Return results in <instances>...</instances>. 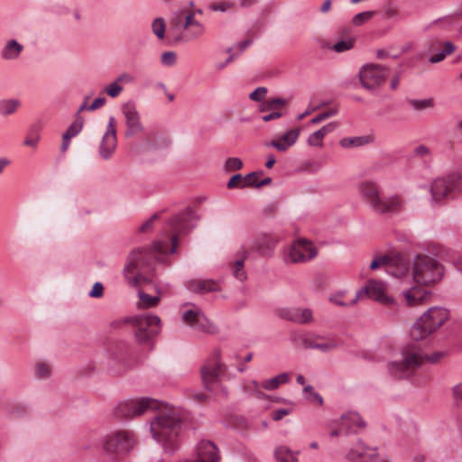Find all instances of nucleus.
Masks as SVG:
<instances>
[{"instance_id":"1","label":"nucleus","mask_w":462,"mask_h":462,"mask_svg":"<svg viewBox=\"0 0 462 462\" xmlns=\"http://www.w3.org/2000/svg\"><path fill=\"white\" fill-rule=\"evenodd\" d=\"M448 318V311L440 307H432L424 312L411 328L410 336L412 342L402 348V360L388 365L389 373L395 378H408L423 363L436 364L444 358L447 356L446 351H436L427 355L418 341L435 332Z\"/></svg>"},{"instance_id":"2","label":"nucleus","mask_w":462,"mask_h":462,"mask_svg":"<svg viewBox=\"0 0 462 462\" xmlns=\"http://www.w3.org/2000/svg\"><path fill=\"white\" fill-rule=\"evenodd\" d=\"M166 254V245L161 241L152 246L132 250L123 270L128 283L133 287L151 283L155 273L156 262Z\"/></svg>"},{"instance_id":"3","label":"nucleus","mask_w":462,"mask_h":462,"mask_svg":"<svg viewBox=\"0 0 462 462\" xmlns=\"http://www.w3.org/2000/svg\"><path fill=\"white\" fill-rule=\"evenodd\" d=\"M182 420L179 412L173 408L160 411L151 422L152 438L162 445L164 450L173 453L179 448V434Z\"/></svg>"},{"instance_id":"4","label":"nucleus","mask_w":462,"mask_h":462,"mask_svg":"<svg viewBox=\"0 0 462 462\" xmlns=\"http://www.w3.org/2000/svg\"><path fill=\"white\" fill-rule=\"evenodd\" d=\"M359 191L365 204L377 214L394 215L402 209L403 201L400 196L382 197L380 189L374 182H362Z\"/></svg>"},{"instance_id":"5","label":"nucleus","mask_w":462,"mask_h":462,"mask_svg":"<svg viewBox=\"0 0 462 462\" xmlns=\"http://www.w3.org/2000/svg\"><path fill=\"white\" fill-rule=\"evenodd\" d=\"M432 205H442L462 193V175L450 172L433 180L430 186Z\"/></svg>"},{"instance_id":"6","label":"nucleus","mask_w":462,"mask_h":462,"mask_svg":"<svg viewBox=\"0 0 462 462\" xmlns=\"http://www.w3.org/2000/svg\"><path fill=\"white\" fill-rule=\"evenodd\" d=\"M134 327L136 342L149 350L153 348L154 338L160 332L161 319L156 315L142 314L127 319Z\"/></svg>"},{"instance_id":"7","label":"nucleus","mask_w":462,"mask_h":462,"mask_svg":"<svg viewBox=\"0 0 462 462\" xmlns=\"http://www.w3.org/2000/svg\"><path fill=\"white\" fill-rule=\"evenodd\" d=\"M444 273L443 266L428 255H418L413 262V279L419 284L429 285L439 282Z\"/></svg>"},{"instance_id":"8","label":"nucleus","mask_w":462,"mask_h":462,"mask_svg":"<svg viewBox=\"0 0 462 462\" xmlns=\"http://www.w3.org/2000/svg\"><path fill=\"white\" fill-rule=\"evenodd\" d=\"M199 218L200 217L196 214V212L189 207L168 220L167 224L174 232V235L171 237V254H174L176 252L178 236H186L189 234L196 227V223Z\"/></svg>"},{"instance_id":"9","label":"nucleus","mask_w":462,"mask_h":462,"mask_svg":"<svg viewBox=\"0 0 462 462\" xmlns=\"http://www.w3.org/2000/svg\"><path fill=\"white\" fill-rule=\"evenodd\" d=\"M161 405L157 400L149 397L126 400L115 407L113 415L116 419H131L141 416L149 410H161Z\"/></svg>"},{"instance_id":"10","label":"nucleus","mask_w":462,"mask_h":462,"mask_svg":"<svg viewBox=\"0 0 462 462\" xmlns=\"http://www.w3.org/2000/svg\"><path fill=\"white\" fill-rule=\"evenodd\" d=\"M390 69L380 64L369 63L364 65L359 71V80L366 90L376 94L378 88L384 84Z\"/></svg>"},{"instance_id":"11","label":"nucleus","mask_w":462,"mask_h":462,"mask_svg":"<svg viewBox=\"0 0 462 462\" xmlns=\"http://www.w3.org/2000/svg\"><path fill=\"white\" fill-rule=\"evenodd\" d=\"M226 366L220 360V351L215 350L213 356L200 368L201 379L205 389L213 391L220 382Z\"/></svg>"},{"instance_id":"12","label":"nucleus","mask_w":462,"mask_h":462,"mask_svg":"<svg viewBox=\"0 0 462 462\" xmlns=\"http://www.w3.org/2000/svg\"><path fill=\"white\" fill-rule=\"evenodd\" d=\"M380 266H385L386 272L389 274L401 278L408 273L410 261L401 253L385 254L374 259L370 263L372 270H375Z\"/></svg>"},{"instance_id":"13","label":"nucleus","mask_w":462,"mask_h":462,"mask_svg":"<svg viewBox=\"0 0 462 462\" xmlns=\"http://www.w3.org/2000/svg\"><path fill=\"white\" fill-rule=\"evenodd\" d=\"M134 445V437L129 431H116L106 437L104 448L110 456H121L129 452Z\"/></svg>"},{"instance_id":"14","label":"nucleus","mask_w":462,"mask_h":462,"mask_svg":"<svg viewBox=\"0 0 462 462\" xmlns=\"http://www.w3.org/2000/svg\"><path fill=\"white\" fill-rule=\"evenodd\" d=\"M317 254L318 250L311 241L299 238L291 245L285 261L291 263H300L312 260Z\"/></svg>"},{"instance_id":"15","label":"nucleus","mask_w":462,"mask_h":462,"mask_svg":"<svg viewBox=\"0 0 462 462\" xmlns=\"http://www.w3.org/2000/svg\"><path fill=\"white\" fill-rule=\"evenodd\" d=\"M364 295L387 306L394 304V300L385 294L384 284L381 282L370 280L364 288L356 292V297L351 300V304H355Z\"/></svg>"},{"instance_id":"16","label":"nucleus","mask_w":462,"mask_h":462,"mask_svg":"<svg viewBox=\"0 0 462 462\" xmlns=\"http://www.w3.org/2000/svg\"><path fill=\"white\" fill-rule=\"evenodd\" d=\"M300 337L304 349H316L321 353H328L338 347L335 340L315 332H306Z\"/></svg>"},{"instance_id":"17","label":"nucleus","mask_w":462,"mask_h":462,"mask_svg":"<svg viewBox=\"0 0 462 462\" xmlns=\"http://www.w3.org/2000/svg\"><path fill=\"white\" fill-rule=\"evenodd\" d=\"M116 119L114 116H110L106 132L99 144V156L103 160H109L116 152Z\"/></svg>"},{"instance_id":"18","label":"nucleus","mask_w":462,"mask_h":462,"mask_svg":"<svg viewBox=\"0 0 462 462\" xmlns=\"http://www.w3.org/2000/svg\"><path fill=\"white\" fill-rule=\"evenodd\" d=\"M377 457V448L366 445L361 439H358L346 454V459L350 462H372Z\"/></svg>"},{"instance_id":"19","label":"nucleus","mask_w":462,"mask_h":462,"mask_svg":"<svg viewBox=\"0 0 462 462\" xmlns=\"http://www.w3.org/2000/svg\"><path fill=\"white\" fill-rule=\"evenodd\" d=\"M122 112L125 118V137H132L143 131L140 115L133 103L124 104L122 106Z\"/></svg>"},{"instance_id":"20","label":"nucleus","mask_w":462,"mask_h":462,"mask_svg":"<svg viewBox=\"0 0 462 462\" xmlns=\"http://www.w3.org/2000/svg\"><path fill=\"white\" fill-rule=\"evenodd\" d=\"M278 238L271 234L262 233L250 240L248 251L258 253L260 255L266 256L273 253Z\"/></svg>"},{"instance_id":"21","label":"nucleus","mask_w":462,"mask_h":462,"mask_svg":"<svg viewBox=\"0 0 462 462\" xmlns=\"http://www.w3.org/2000/svg\"><path fill=\"white\" fill-rule=\"evenodd\" d=\"M278 316L285 320L297 324H310L313 321V312L309 308H283L278 312Z\"/></svg>"},{"instance_id":"22","label":"nucleus","mask_w":462,"mask_h":462,"mask_svg":"<svg viewBox=\"0 0 462 462\" xmlns=\"http://www.w3.org/2000/svg\"><path fill=\"white\" fill-rule=\"evenodd\" d=\"M185 305H191V303H186ZM193 309L188 310L182 313L183 321L197 330L208 331L210 322L205 316L203 311L192 304Z\"/></svg>"},{"instance_id":"23","label":"nucleus","mask_w":462,"mask_h":462,"mask_svg":"<svg viewBox=\"0 0 462 462\" xmlns=\"http://www.w3.org/2000/svg\"><path fill=\"white\" fill-rule=\"evenodd\" d=\"M300 133L299 128L290 129L282 134L279 139L267 142L264 145L275 148L279 152H286L297 142Z\"/></svg>"},{"instance_id":"24","label":"nucleus","mask_w":462,"mask_h":462,"mask_svg":"<svg viewBox=\"0 0 462 462\" xmlns=\"http://www.w3.org/2000/svg\"><path fill=\"white\" fill-rule=\"evenodd\" d=\"M442 44L444 45V49L439 51L438 53L430 56V58L429 59V61L430 63H438L442 61L447 55L452 53L456 49L454 43H452L449 41L442 42L439 39H431L428 42V50L430 52H434L437 50H439V48L442 46Z\"/></svg>"},{"instance_id":"25","label":"nucleus","mask_w":462,"mask_h":462,"mask_svg":"<svg viewBox=\"0 0 462 462\" xmlns=\"http://www.w3.org/2000/svg\"><path fill=\"white\" fill-rule=\"evenodd\" d=\"M345 435L357 434L366 427V422L356 412H347L341 416Z\"/></svg>"},{"instance_id":"26","label":"nucleus","mask_w":462,"mask_h":462,"mask_svg":"<svg viewBox=\"0 0 462 462\" xmlns=\"http://www.w3.org/2000/svg\"><path fill=\"white\" fill-rule=\"evenodd\" d=\"M187 288L194 293H207L219 291L218 284L213 280H190Z\"/></svg>"},{"instance_id":"27","label":"nucleus","mask_w":462,"mask_h":462,"mask_svg":"<svg viewBox=\"0 0 462 462\" xmlns=\"http://www.w3.org/2000/svg\"><path fill=\"white\" fill-rule=\"evenodd\" d=\"M23 51V45L14 39H9L3 46L0 56L4 60H14L18 59Z\"/></svg>"},{"instance_id":"28","label":"nucleus","mask_w":462,"mask_h":462,"mask_svg":"<svg viewBox=\"0 0 462 462\" xmlns=\"http://www.w3.org/2000/svg\"><path fill=\"white\" fill-rule=\"evenodd\" d=\"M406 301V305L409 307L416 306L422 303L428 297L429 292L420 287L413 286L407 291L402 292Z\"/></svg>"},{"instance_id":"29","label":"nucleus","mask_w":462,"mask_h":462,"mask_svg":"<svg viewBox=\"0 0 462 462\" xmlns=\"http://www.w3.org/2000/svg\"><path fill=\"white\" fill-rule=\"evenodd\" d=\"M337 128V124L334 122L323 125L320 129L315 131L307 139V143L310 146L321 147L323 138L329 133H332Z\"/></svg>"},{"instance_id":"30","label":"nucleus","mask_w":462,"mask_h":462,"mask_svg":"<svg viewBox=\"0 0 462 462\" xmlns=\"http://www.w3.org/2000/svg\"><path fill=\"white\" fill-rule=\"evenodd\" d=\"M240 259L236 260L233 266V275L239 281H245L246 279V273L244 269V262L248 257L249 252L245 246H242L238 251Z\"/></svg>"},{"instance_id":"31","label":"nucleus","mask_w":462,"mask_h":462,"mask_svg":"<svg viewBox=\"0 0 462 462\" xmlns=\"http://www.w3.org/2000/svg\"><path fill=\"white\" fill-rule=\"evenodd\" d=\"M22 103L17 98H5L0 100V115L7 116L13 115L21 106Z\"/></svg>"},{"instance_id":"32","label":"nucleus","mask_w":462,"mask_h":462,"mask_svg":"<svg viewBox=\"0 0 462 462\" xmlns=\"http://www.w3.org/2000/svg\"><path fill=\"white\" fill-rule=\"evenodd\" d=\"M274 457L277 462H298L295 454L285 446H279L275 448Z\"/></svg>"},{"instance_id":"33","label":"nucleus","mask_w":462,"mask_h":462,"mask_svg":"<svg viewBox=\"0 0 462 462\" xmlns=\"http://www.w3.org/2000/svg\"><path fill=\"white\" fill-rule=\"evenodd\" d=\"M289 382V375L287 373H282L275 377L265 380L262 386L267 391H273L277 389L282 383Z\"/></svg>"},{"instance_id":"34","label":"nucleus","mask_w":462,"mask_h":462,"mask_svg":"<svg viewBox=\"0 0 462 462\" xmlns=\"http://www.w3.org/2000/svg\"><path fill=\"white\" fill-rule=\"evenodd\" d=\"M368 136L344 137L339 143L344 148L359 147L369 143Z\"/></svg>"},{"instance_id":"35","label":"nucleus","mask_w":462,"mask_h":462,"mask_svg":"<svg viewBox=\"0 0 462 462\" xmlns=\"http://www.w3.org/2000/svg\"><path fill=\"white\" fill-rule=\"evenodd\" d=\"M287 105V100L282 97L269 98L260 106L261 112L276 111L279 106Z\"/></svg>"},{"instance_id":"36","label":"nucleus","mask_w":462,"mask_h":462,"mask_svg":"<svg viewBox=\"0 0 462 462\" xmlns=\"http://www.w3.org/2000/svg\"><path fill=\"white\" fill-rule=\"evenodd\" d=\"M83 125V117L80 115H75V121L68 127V129L63 134L68 135V137L69 138H72L81 132Z\"/></svg>"},{"instance_id":"37","label":"nucleus","mask_w":462,"mask_h":462,"mask_svg":"<svg viewBox=\"0 0 462 462\" xmlns=\"http://www.w3.org/2000/svg\"><path fill=\"white\" fill-rule=\"evenodd\" d=\"M40 131H41V125L38 124H35L31 126L28 136L24 140L23 143L24 145L31 146V147H36L39 140H40Z\"/></svg>"},{"instance_id":"38","label":"nucleus","mask_w":462,"mask_h":462,"mask_svg":"<svg viewBox=\"0 0 462 462\" xmlns=\"http://www.w3.org/2000/svg\"><path fill=\"white\" fill-rule=\"evenodd\" d=\"M189 26H195L197 28L194 36L200 35L204 31L203 25L194 19V14L190 12L185 15L184 23L182 24L183 29H187Z\"/></svg>"},{"instance_id":"39","label":"nucleus","mask_w":462,"mask_h":462,"mask_svg":"<svg viewBox=\"0 0 462 462\" xmlns=\"http://www.w3.org/2000/svg\"><path fill=\"white\" fill-rule=\"evenodd\" d=\"M166 23L163 18L158 17L152 23V32L159 38L163 39L165 36Z\"/></svg>"},{"instance_id":"40","label":"nucleus","mask_w":462,"mask_h":462,"mask_svg":"<svg viewBox=\"0 0 462 462\" xmlns=\"http://www.w3.org/2000/svg\"><path fill=\"white\" fill-rule=\"evenodd\" d=\"M412 154H413V156L418 157L424 162L431 161L430 149L424 144H420V145H418L417 147H415L413 149Z\"/></svg>"},{"instance_id":"41","label":"nucleus","mask_w":462,"mask_h":462,"mask_svg":"<svg viewBox=\"0 0 462 462\" xmlns=\"http://www.w3.org/2000/svg\"><path fill=\"white\" fill-rule=\"evenodd\" d=\"M139 299L142 300L143 307L145 308H152L155 307L160 300V295L157 296H151L143 291H138Z\"/></svg>"},{"instance_id":"42","label":"nucleus","mask_w":462,"mask_h":462,"mask_svg":"<svg viewBox=\"0 0 462 462\" xmlns=\"http://www.w3.org/2000/svg\"><path fill=\"white\" fill-rule=\"evenodd\" d=\"M410 106L415 109V110H423L426 108L433 107L434 102L432 98H427V99H410L409 101Z\"/></svg>"},{"instance_id":"43","label":"nucleus","mask_w":462,"mask_h":462,"mask_svg":"<svg viewBox=\"0 0 462 462\" xmlns=\"http://www.w3.org/2000/svg\"><path fill=\"white\" fill-rule=\"evenodd\" d=\"M374 11H365L358 13L353 17L352 23L355 26H360L364 23L370 20L374 15Z\"/></svg>"},{"instance_id":"44","label":"nucleus","mask_w":462,"mask_h":462,"mask_svg":"<svg viewBox=\"0 0 462 462\" xmlns=\"http://www.w3.org/2000/svg\"><path fill=\"white\" fill-rule=\"evenodd\" d=\"M8 411L15 417H23L29 412V407L23 403L12 404L8 407Z\"/></svg>"},{"instance_id":"45","label":"nucleus","mask_w":462,"mask_h":462,"mask_svg":"<svg viewBox=\"0 0 462 462\" xmlns=\"http://www.w3.org/2000/svg\"><path fill=\"white\" fill-rule=\"evenodd\" d=\"M354 46V41L352 39H349V40H341L339 42H337V43H335L331 49L336 51V52H344V51H349L353 48Z\"/></svg>"},{"instance_id":"46","label":"nucleus","mask_w":462,"mask_h":462,"mask_svg":"<svg viewBox=\"0 0 462 462\" xmlns=\"http://www.w3.org/2000/svg\"><path fill=\"white\" fill-rule=\"evenodd\" d=\"M337 114V108H330L329 110L320 113L319 115L314 116L310 120V124L318 125V124L321 123L322 121L336 116Z\"/></svg>"},{"instance_id":"47","label":"nucleus","mask_w":462,"mask_h":462,"mask_svg":"<svg viewBox=\"0 0 462 462\" xmlns=\"http://www.w3.org/2000/svg\"><path fill=\"white\" fill-rule=\"evenodd\" d=\"M105 91L110 97H116L123 91V87L115 80L105 88Z\"/></svg>"},{"instance_id":"48","label":"nucleus","mask_w":462,"mask_h":462,"mask_svg":"<svg viewBox=\"0 0 462 462\" xmlns=\"http://www.w3.org/2000/svg\"><path fill=\"white\" fill-rule=\"evenodd\" d=\"M243 167V162L236 157L228 158L225 163V169L227 171H237Z\"/></svg>"},{"instance_id":"49","label":"nucleus","mask_w":462,"mask_h":462,"mask_svg":"<svg viewBox=\"0 0 462 462\" xmlns=\"http://www.w3.org/2000/svg\"><path fill=\"white\" fill-rule=\"evenodd\" d=\"M263 173V171H253V172H250L248 174H246L245 177H243L244 179V184H242V188H245V187H254L255 188V183L257 182L255 180V178L257 175H262Z\"/></svg>"},{"instance_id":"50","label":"nucleus","mask_w":462,"mask_h":462,"mask_svg":"<svg viewBox=\"0 0 462 462\" xmlns=\"http://www.w3.org/2000/svg\"><path fill=\"white\" fill-rule=\"evenodd\" d=\"M35 373L38 378H47L51 374L50 366L44 363H37L35 366Z\"/></svg>"},{"instance_id":"51","label":"nucleus","mask_w":462,"mask_h":462,"mask_svg":"<svg viewBox=\"0 0 462 462\" xmlns=\"http://www.w3.org/2000/svg\"><path fill=\"white\" fill-rule=\"evenodd\" d=\"M267 93V88L264 87H258L253 92L250 93L249 98L251 100L261 102L264 99Z\"/></svg>"},{"instance_id":"52","label":"nucleus","mask_w":462,"mask_h":462,"mask_svg":"<svg viewBox=\"0 0 462 462\" xmlns=\"http://www.w3.org/2000/svg\"><path fill=\"white\" fill-rule=\"evenodd\" d=\"M453 396L456 406L462 411V383L453 387Z\"/></svg>"},{"instance_id":"53","label":"nucleus","mask_w":462,"mask_h":462,"mask_svg":"<svg viewBox=\"0 0 462 462\" xmlns=\"http://www.w3.org/2000/svg\"><path fill=\"white\" fill-rule=\"evenodd\" d=\"M177 55L174 51H165L162 54L161 61L165 66H172L175 64Z\"/></svg>"},{"instance_id":"54","label":"nucleus","mask_w":462,"mask_h":462,"mask_svg":"<svg viewBox=\"0 0 462 462\" xmlns=\"http://www.w3.org/2000/svg\"><path fill=\"white\" fill-rule=\"evenodd\" d=\"M104 294V286L101 282H97L93 284L92 289L88 292L90 298H101Z\"/></svg>"},{"instance_id":"55","label":"nucleus","mask_w":462,"mask_h":462,"mask_svg":"<svg viewBox=\"0 0 462 462\" xmlns=\"http://www.w3.org/2000/svg\"><path fill=\"white\" fill-rule=\"evenodd\" d=\"M234 4L230 2H217L211 5L213 11L226 12L234 7Z\"/></svg>"},{"instance_id":"56","label":"nucleus","mask_w":462,"mask_h":462,"mask_svg":"<svg viewBox=\"0 0 462 462\" xmlns=\"http://www.w3.org/2000/svg\"><path fill=\"white\" fill-rule=\"evenodd\" d=\"M159 218V214L158 213H155L153 214L148 220H146L140 227H139V232L141 233H145L147 232L148 230L152 229V223L154 220L158 219Z\"/></svg>"},{"instance_id":"57","label":"nucleus","mask_w":462,"mask_h":462,"mask_svg":"<svg viewBox=\"0 0 462 462\" xmlns=\"http://www.w3.org/2000/svg\"><path fill=\"white\" fill-rule=\"evenodd\" d=\"M106 104V97H97L88 107V111H94L102 107Z\"/></svg>"},{"instance_id":"58","label":"nucleus","mask_w":462,"mask_h":462,"mask_svg":"<svg viewBox=\"0 0 462 462\" xmlns=\"http://www.w3.org/2000/svg\"><path fill=\"white\" fill-rule=\"evenodd\" d=\"M290 413H291V410L285 409V408H282V409H278V410L273 411L272 418H273V420H280L284 416H286V415H288Z\"/></svg>"},{"instance_id":"59","label":"nucleus","mask_w":462,"mask_h":462,"mask_svg":"<svg viewBox=\"0 0 462 462\" xmlns=\"http://www.w3.org/2000/svg\"><path fill=\"white\" fill-rule=\"evenodd\" d=\"M242 180H244L242 174H240V173H238V174H235V175H233V176L229 179V180H228V182H227V185H226V186H227V188H228V189H234V188H236V187H237V184H238L239 182H241Z\"/></svg>"},{"instance_id":"60","label":"nucleus","mask_w":462,"mask_h":462,"mask_svg":"<svg viewBox=\"0 0 462 462\" xmlns=\"http://www.w3.org/2000/svg\"><path fill=\"white\" fill-rule=\"evenodd\" d=\"M134 77L129 73H126V72H123L121 73L117 78H116V81L118 83L120 82H123V83H133L134 81Z\"/></svg>"},{"instance_id":"61","label":"nucleus","mask_w":462,"mask_h":462,"mask_svg":"<svg viewBox=\"0 0 462 462\" xmlns=\"http://www.w3.org/2000/svg\"><path fill=\"white\" fill-rule=\"evenodd\" d=\"M282 116V113L279 111H272L270 114L265 115L262 117L263 121L270 122L272 120L278 119Z\"/></svg>"},{"instance_id":"62","label":"nucleus","mask_w":462,"mask_h":462,"mask_svg":"<svg viewBox=\"0 0 462 462\" xmlns=\"http://www.w3.org/2000/svg\"><path fill=\"white\" fill-rule=\"evenodd\" d=\"M306 399L310 402H317L319 405L323 403L322 396L316 391H313L310 395H307Z\"/></svg>"},{"instance_id":"63","label":"nucleus","mask_w":462,"mask_h":462,"mask_svg":"<svg viewBox=\"0 0 462 462\" xmlns=\"http://www.w3.org/2000/svg\"><path fill=\"white\" fill-rule=\"evenodd\" d=\"M185 15L186 14H185L184 11H180V12L176 13V16L172 20V23H174V25L180 26L181 23V21L184 20Z\"/></svg>"},{"instance_id":"64","label":"nucleus","mask_w":462,"mask_h":462,"mask_svg":"<svg viewBox=\"0 0 462 462\" xmlns=\"http://www.w3.org/2000/svg\"><path fill=\"white\" fill-rule=\"evenodd\" d=\"M252 40L247 39L244 40L237 43V47L239 49V52L242 53L246 48H248L252 44Z\"/></svg>"}]
</instances>
